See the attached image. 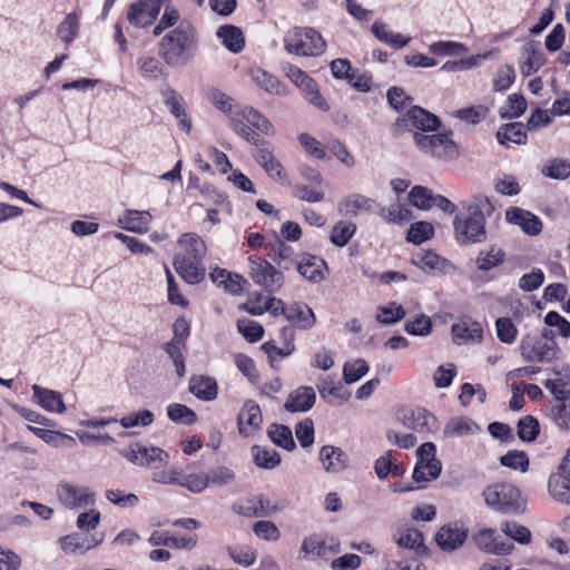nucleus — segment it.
Here are the masks:
<instances>
[{"mask_svg": "<svg viewBox=\"0 0 570 570\" xmlns=\"http://www.w3.org/2000/svg\"><path fill=\"white\" fill-rule=\"evenodd\" d=\"M439 118L430 111L414 106L410 108L395 125L406 131H413L416 147L425 155L449 161L459 156L455 142L450 134H430L440 127Z\"/></svg>", "mask_w": 570, "mask_h": 570, "instance_id": "obj_1", "label": "nucleus"}, {"mask_svg": "<svg viewBox=\"0 0 570 570\" xmlns=\"http://www.w3.org/2000/svg\"><path fill=\"white\" fill-rule=\"evenodd\" d=\"M494 207L485 196H478L468 207V215L454 218L455 237L461 244L482 243L487 239L485 217H490Z\"/></svg>", "mask_w": 570, "mask_h": 570, "instance_id": "obj_2", "label": "nucleus"}, {"mask_svg": "<svg viewBox=\"0 0 570 570\" xmlns=\"http://www.w3.org/2000/svg\"><path fill=\"white\" fill-rule=\"evenodd\" d=\"M197 39L191 27H177L159 42V56L170 67L187 65L194 58Z\"/></svg>", "mask_w": 570, "mask_h": 570, "instance_id": "obj_3", "label": "nucleus"}, {"mask_svg": "<svg viewBox=\"0 0 570 570\" xmlns=\"http://www.w3.org/2000/svg\"><path fill=\"white\" fill-rule=\"evenodd\" d=\"M284 47L292 55L316 57L325 51L326 43L315 29L294 27L286 32Z\"/></svg>", "mask_w": 570, "mask_h": 570, "instance_id": "obj_4", "label": "nucleus"}, {"mask_svg": "<svg viewBox=\"0 0 570 570\" xmlns=\"http://www.w3.org/2000/svg\"><path fill=\"white\" fill-rule=\"evenodd\" d=\"M558 352L554 334L543 328L540 335L527 334L520 342V353L525 362L546 363L556 358Z\"/></svg>", "mask_w": 570, "mask_h": 570, "instance_id": "obj_5", "label": "nucleus"}, {"mask_svg": "<svg viewBox=\"0 0 570 570\" xmlns=\"http://www.w3.org/2000/svg\"><path fill=\"white\" fill-rule=\"evenodd\" d=\"M485 503L501 513L518 514L523 511L524 503L518 488L511 483H497L483 491Z\"/></svg>", "mask_w": 570, "mask_h": 570, "instance_id": "obj_6", "label": "nucleus"}, {"mask_svg": "<svg viewBox=\"0 0 570 570\" xmlns=\"http://www.w3.org/2000/svg\"><path fill=\"white\" fill-rule=\"evenodd\" d=\"M249 275L256 285L269 294L277 293L284 283L283 273L261 257H249Z\"/></svg>", "mask_w": 570, "mask_h": 570, "instance_id": "obj_7", "label": "nucleus"}, {"mask_svg": "<svg viewBox=\"0 0 570 570\" xmlns=\"http://www.w3.org/2000/svg\"><path fill=\"white\" fill-rule=\"evenodd\" d=\"M436 448L432 442H425L416 450L417 462L413 470L415 482H429L439 478L442 463L435 458Z\"/></svg>", "mask_w": 570, "mask_h": 570, "instance_id": "obj_8", "label": "nucleus"}, {"mask_svg": "<svg viewBox=\"0 0 570 570\" xmlns=\"http://www.w3.org/2000/svg\"><path fill=\"white\" fill-rule=\"evenodd\" d=\"M120 454L132 464L146 466L151 470H159L169 463V454L160 448H147L141 444H135L129 449L122 450Z\"/></svg>", "mask_w": 570, "mask_h": 570, "instance_id": "obj_9", "label": "nucleus"}, {"mask_svg": "<svg viewBox=\"0 0 570 570\" xmlns=\"http://www.w3.org/2000/svg\"><path fill=\"white\" fill-rule=\"evenodd\" d=\"M397 417L405 428L424 435L439 429L436 417L424 407L402 409L399 411Z\"/></svg>", "mask_w": 570, "mask_h": 570, "instance_id": "obj_10", "label": "nucleus"}, {"mask_svg": "<svg viewBox=\"0 0 570 570\" xmlns=\"http://www.w3.org/2000/svg\"><path fill=\"white\" fill-rule=\"evenodd\" d=\"M166 2L167 0H137L129 6L127 20L136 28L148 27L156 20Z\"/></svg>", "mask_w": 570, "mask_h": 570, "instance_id": "obj_11", "label": "nucleus"}, {"mask_svg": "<svg viewBox=\"0 0 570 570\" xmlns=\"http://www.w3.org/2000/svg\"><path fill=\"white\" fill-rule=\"evenodd\" d=\"M94 495L87 487L61 482L57 485V497L62 505L68 509L88 507L94 504Z\"/></svg>", "mask_w": 570, "mask_h": 570, "instance_id": "obj_12", "label": "nucleus"}, {"mask_svg": "<svg viewBox=\"0 0 570 570\" xmlns=\"http://www.w3.org/2000/svg\"><path fill=\"white\" fill-rule=\"evenodd\" d=\"M546 62L539 42L530 40L521 49L519 68L524 77L535 73Z\"/></svg>", "mask_w": 570, "mask_h": 570, "instance_id": "obj_13", "label": "nucleus"}, {"mask_svg": "<svg viewBox=\"0 0 570 570\" xmlns=\"http://www.w3.org/2000/svg\"><path fill=\"white\" fill-rule=\"evenodd\" d=\"M237 423L239 433L245 436L257 431L263 423L259 405L252 400L247 401L238 414Z\"/></svg>", "mask_w": 570, "mask_h": 570, "instance_id": "obj_14", "label": "nucleus"}, {"mask_svg": "<svg viewBox=\"0 0 570 570\" xmlns=\"http://www.w3.org/2000/svg\"><path fill=\"white\" fill-rule=\"evenodd\" d=\"M203 261H196L186 255H176L174 267L177 274L189 284H198L205 277V269L202 267Z\"/></svg>", "mask_w": 570, "mask_h": 570, "instance_id": "obj_15", "label": "nucleus"}, {"mask_svg": "<svg viewBox=\"0 0 570 570\" xmlns=\"http://www.w3.org/2000/svg\"><path fill=\"white\" fill-rule=\"evenodd\" d=\"M466 531L458 524L442 527L435 535L438 546L446 552H452L460 548L466 540Z\"/></svg>", "mask_w": 570, "mask_h": 570, "instance_id": "obj_16", "label": "nucleus"}, {"mask_svg": "<svg viewBox=\"0 0 570 570\" xmlns=\"http://www.w3.org/2000/svg\"><path fill=\"white\" fill-rule=\"evenodd\" d=\"M509 223L518 225L529 235H538L542 229V223L538 216L518 207H511L505 212Z\"/></svg>", "mask_w": 570, "mask_h": 570, "instance_id": "obj_17", "label": "nucleus"}, {"mask_svg": "<svg viewBox=\"0 0 570 570\" xmlns=\"http://www.w3.org/2000/svg\"><path fill=\"white\" fill-rule=\"evenodd\" d=\"M380 205L372 198L363 195H352L342 200L338 205V212L345 216H356L361 212L379 215Z\"/></svg>", "mask_w": 570, "mask_h": 570, "instance_id": "obj_18", "label": "nucleus"}, {"mask_svg": "<svg viewBox=\"0 0 570 570\" xmlns=\"http://www.w3.org/2000/svg\"><path fill=\"white\" fill-rule=\"evenodd\" d=\"M320 461L328 473H340L348 465V456L341 449L333 445H324L320 450Z\"/></svg>", "mask_w": 570, "mask_h": 570, "instance_id": "obj_19", "label": "nucleus"}, {"mask_svg": "<svg viewBox=\"0 0 570 570\" xmlns=\"http://www.w3.org/2000/svg\"><path fill=\"white\" fill-rule=\"evenodd\" d=\"M316 401V394L311 386H299L289 393L284 409L287 412H306L313 407Z\"/></svg>", "mask_w": 570, "mask_h": 570, "instance_id": "obj_20", "label": "nucleus"}, {"mask_svg": "<svg viewBox=\"0 0 570 570\" xmlns=\"http://www.w3.org/2000/svg\"><path fill=\"white\" fill-rule=\"evenodd\" d=\"M283 315L293 325L302 330H309L315 324V315L312 308L304 303H292L283 311Z\"/></svg>", "mask_w": 570, "mask_h": 570, "instance_id": "obj_21", "label": "nucleus"}, {"mask_svg": "<svg viewBox=\"0 0 570 570\" xmlns=\"http://www.w3.org/2000/svg\"><path fill=\"white\" fill-rule=\"evenodd\" d=\"M453 341L458 344L469 342H481L482 340V326L479 322H475L469 317L462 318L456 324L452 325Z\"/></svg>", "mask_w": 570, "mask_h": 570, "instance_id": "obj_22", "label": "nucleus"}, {"mask_svg": "<svg viewBox=\"0 0 570 570\" xmlns=\"http://www.w3.org/2000/svg\"><path fill=\"white\" fill-rule=\"evenodd\" d=\"M31 389L35 402H37L43 410L55 413L65 412L66 405L61 393L37 384H33Z\"/></svg>", "mask_w": 570, "mask_h": 570, "instance_id": "obj_23", "label": "nucleus"}, {"mask_svg": "<svg viewBox=\"0 0 570 570\" xmlns=\"http://www.w3.org/2000/svg\"><path fill=\"white\" fill-rule=\"evenodd\" d=\"M265 248L268 250L267 255L281 269L288 271L293 265L292 258L294 250L292 246L285 244L279 236L275 235L273 240L265 244Z\"/></svg>", "mask_w": 570, "mask_h": 570, "instance_id": "obj_24", "label": "nucleus"}, {"mask_svg": "<svg viewBox=\"0 0 570 570\" xmlns=\"http://www.w3.org/2000/svg\"><path fill=\"white\" fill-rule=\"evenodd\" d=\"M327 265L324 259L311 255L304 254L297 263V272L307 281L320 283L324 279L323 269Z\"/></svg>", "mask_w": 570, "mask_h": 570, "instance_id": "obj_25", "label": "nucleus"}, {"mask_svg": "<svg viewBox=\"0 0 570 570\" xmlns=\"http://www.w3.org/2000/svg\"><path fill=\"white\" fill-rule=\"evenodd\" d=\"M151 219L153 216L148 210L128 209L119 218V225L129 232L142 234L148 230Z\"/></svg>", "mask_w": 570, "mask_h": 570, "instance_id": "obj_26", "label": "nucleus"}, {"mask_svg": "<svg viewBox=\"0 0 570 570\" xmlns=\"http://www.w3.org/2000/svg\"><path fill=\"white\" fill-rule=\"evenodd\" d=\"M189 392L203 401H213L217 397V383L213 377L194 375L189 380Z\"/></svg>", "mask_w": 570, "mask_h": 570, "instance_id": "obj_27", "label": "nucleus"}, {"mask_svg": "<svg viewBox=\"0 0 570 570\" xmlns=\"http://www.w3.org/2000/svg\"><path fill=\"white\" fill-rule=\"evenodd\" d=\"M252 80L263 90L272 95L285 96L287 88L275 76L256 68L250 70Z\"/></svg>", "mask_w": 570, "mask_h": 570, "instance_id": "obj_28", "label": "nucleus"}, {"mask_svg": "<svg viewBox=\"0 0 570 570\" xmlns=\"http://www.w3.org/2000/svg\"><path fill=\"white\" fill-rule=\"evenodd\" d=\"M178 245L184 249L180 255H186L196 261H203L206 255V244L196 233H186L181 235Z\"/></svg>", "mask_w": 570, "mask_h": 570, "instance_id": "obj_29", "label": "nucleus"}, {"mask_svg": "<svg viewBox=\"0 0 570 570\" xmlns=\"http://www.w3.org/2000/svg\"><path fill=\"white\" fill-rule=\"evenodd\" d=\"M480 432L479 425L469 417L460 416L451 419L444 426L445 438L465 436Z\"/></svg>", "mask_w": 570, "mask_h": 570, "instance_id": "obj_30", "label": "nucleus"}, {"mask_svg": "<svg viewBox=\"0 0 570 570\" xmlns=\"http://www.w3.org/2000/svg\"><path fill=\"white\" fill-rule=\"evenodd\" d=\"M207 99L212 105L224 112L230 119V121H233L237 116L236 112L239 108V105L236 104L235 100L225 92L216 88L209 89L207 91Z\"/></svg>", "mask_w": 570, "mask_h": 570, "instance_id": "obj_31", "label": "nucleus"}, {"mask_svg": "<svg viewBox=\"0 0 570 570\" xmlns=\"http://www.w3.org/2000/svg\"><path fill=\"white\" fill-rule=\"evenodd\" d=\"M235 118H240L242 122L248 124L266 135L272 132L273 126L269 120L253 107L239 106Z\"/></svg>", "mask_w": 570, "mask_h": 570, "instance_id": "obj_32", "label": "nucleus"}, {"mask_svg": "<svg viewBox=\"0 0 570 570\" xmlns=\"http://www.w3.org/2000/svg\"><path fill=\"white\" fill-rule=\"evenodd\" d=\"M217 37L223 45L232 52H239L245 46L243 32L235 26H223L217 30Z\"/></svg>", "mask_w": 570, "mask_h": 570, "instance_id": "obj_33", "label": "nucleus"}, {"mask_svg": "<svg viewBox=\"0 0 570 570\" xmlns=\"http://www.w3.org/2000/svg\"><path fill=\"white\" fill-rule=\"evenodd\" d=\"M497 138L502 145L508 141L519 145L524 144L527 139L525 126L522 122L505 124L499 128Z\"/></svg>", "mask_w": 570, "mask_h": 570, "instance_id": "obj_34", "label": "nucleus"}, {"mask_svg": "<svg viewBox=\"0 0 570 570\" xmlns=\"http://www.w3.org/2000/svg\"><path fill=\"white\" fill-rule=\"evenodd\" d=\"M549 416L559 429L570 430V396L563 399V401H553Z\"/></svg>", "mask_w": 570, "mask_h": 570, "instance_id": "obj_35", "label": "nucleus"}, {"mask_svg": "<svg viewBox=\"0 0 570 570\" xmlns=\"http://www.w3.org/2000/svg\"><path fill=\"white\" fill-rule=\"evenodd\" d=\"M148 541L151 546H168L179 549H191L196 546L194 538H175L160 531L153 532Z\"/></svg>", "mask_w": 570, "mask_h": 570, "instance_id": "obj_36", "label": "nucleus"}, {"mask_svg": "<svg viewBox=\"0 0 570 570\" xmlns=\"http://www.w3.org/2000/svg\"><path fill=\"white\" fill-rule=\"evenodd\" d=\"M267 435L277 446H281L287 451L295 449V441L293 439L292 431L286 425L272 424L267 430Z\"/></svg>", "mask_w": 570, "mask_h": 570, "instance_id": "obj_37", "label": "nucleus"}, {"mask_svg": "<svg viewBox=\"0 0 570 570\" xmlns=\"http://www.w3.org/2000/svg\"><path fill=\"white\" fill-rule=\"evenodd\" d=\"M548 488L556 500L570 504V478H564L562 474L552 475L549 479Z\"/></svg>", "mask_w": 570, "mask_h": 570, "instance_id": "obj_38", "label": "nucleus"}, {"mask_svg": "<svg viewBox=\"0 0 570 570\" xmlns=\"http://www.w3.org/2000/svg\"><path fill=\"white\" fill-rule=\"evenodd\" d=\"M79 17L75 12L68 13L57 27L58 37L67 45L71 43L78 36Z\"/></svg>", "mask_w": 570, "mask_h": 570, "instance_id": "obj_39", "label": "nucleus"}, {"mask_svg": "<svg viewBox=\"0 0 570 570\" xmlns=\"http://www.w3.org/2000/svg\"><path fill=\"white\" fill-rule=\"evenodd\" d=\"M283 70L289 80L297 86L304 95L316 86V82L305 71L294 65H284Z\"/></svg>", "mask_w": 570, "mask_h": 570, "instance_id": "obj_40", "label": "nucleus"}, {"mask_svg": "<svg viewBox=\"0 0 570 570\" xmlns=\"http://www.w3.org/2000/svg\"><path fill=\"white\" fill-rule=\"evenodd\" d=\"M252 453L256 465L259 468L274 469L281 463V456L274 449L254 445Z\"/></svg>", "mask_w": 570, "mask_h": 570, "instance_id": "obj_41", "label": "nucleus"}, {"mask_svg": "<svg viewBox=\"0 0 570 570\" xmlns=\"http://www.w3.org/2000/svg\"><path fill=\"white\" fill-rule=\"evenodd\" d=\"M168 417L179 424L191 425L197 421V414L188 406L173 403L167 406Z\"/></svg>", "mask_w": 570, "mask_h": 570, "instance_id": "obj_42", "label": "nucleus"}, {"mask_svg": "<svg viewBox=\"0 0 570 570\" xmlns=\"http://www.w3.org/2000/svg\"><path fill=\"white\" fill-rule=\"evenodd\" d=\"M28 429L37 435L39 439L45 441L48 444L55 445V446H62L66 445V443H75V439L51 430L42 429V428H35L29 425Z\"/></svg>", "mask_w": 570, "mask_h": 570, "instance_id": "obj_43", "label": "nucleus"}, {"mask_svg": "<svg viewBox=\"0 0 570 570\" xmlns=\"http://www.w3.org/2000/svg\"><path fill=\"white\" fill-rule=\"evenodd\" d=\"M325 554V543L317 535H311L303 540L299 550V558L305 560L315 559Z\"/></svg>", "mask_w": 570, "mask_h": 570, "instance_id": "obj_44", "label": "nucleus"}, {"mask_svg": "<svg viewBox=\"0 0 570 570\" xmlns=\"http://www.w3.org/2000/svg\"><path fill=\"white\" fill-rule=\"evenodd\" d=\"M527 109V101L521 95H510L507 105L501 107L500 116L504 119H512L520 117Z\"/></svg>", "mask_w": 570, "mask_h": 570, "instance_id": "obj_45", "label": "nucleus"}, {"mask_svg": "<svg viewBox=\"0 0 570 570\" xmlns=\"http://www.w3.org/2000/svg\"><path fill=\"white\" fill-rule=\"evenodd\" d=\"M316 387L321 396L325 400H327L328 396L347 400L350 396L344 387L341 384L336 385L330 376L318 379Z\"/></svg>", "mask_w": 570, "mask_h": 570, "instance_id": "obj_46", "label": "nucleus"}, {"mask_svg": "<svg viewBox=\"0 0 570 570\" xmlns=\"http://www.w3.org/2000/svg\"><path fill=\"white\" fill-rule=\"evenodd\" d=\"M397 544L403 548L414 550L417 554H423L426 551L423 544V535L419 530L407 529L397 539Z\"/></svg>", "mask_w": 570, "mask_h": 570, "instance_id": "obj_47", "label": "nucleus"}, {"mask_svg": "<svg viewBox=\"0 0 570 570\" xmlns=\"http://www.w3.org/2000/svg\"><path fill=\"white\" fill-rule=\"evenodd\" d=\"M155 420L154 413L149 410H142L138 412H131L126 416L121 417L119 423L125 429L136 426H149Z\"/></svg>", "mask_w": 570, "mask_h": 570, "instance_id": "obj_48", "label": "nucleus"}, {"mask_svg": "<svg viewBox=\"0 0 570 570\" xmlns=\"http://www.w3.org/2000/svg\"><path fill=\"white\" fill-rule=\"evenodd\" d=\"M356 232L353 223L338 222L332 229L331 242L338 246H345Z\"/></svg>", "mask_w": 570, "mask_h": 570, "instance_id": "obj_49", "label": "nucleus"}, {"mask_svg": "<svg viewBox=\"0 0 570 570\" xmlns=\"http://www.w3.org/2000/svg\"><path fill=\"white\" fill-rule=\"evenodd\" d=\"M540 432V425L535 417L527 415L518 422V436L524 442H532Z\"/></svg>", "mask_w": 570, "mask_h": 570, "instance_id": "obj_50", "label": "nucleus"}, {"mask_svg": "<svg viewBox=\"0 0 570 570\" xmlns=\"http://www.w3.org/2000/svg\"><path fill=\"white\" fill-rule=\"evenodd\" d=\"M434 235L433 226L428 222H416L410 226L407 240L413 244H422Z\"/></svg>", "mask_w": 570, "mask_h": 570, "instance_id": "obj_51", "label": "nucleus"}, {"mask_svg": "<svg viewBox=\"0 0 570 570\" xmlns=\"http://www.w3.org/2000/svg\"><path fill=\"white\" fill-rule=\"evenodd\" d=\"M379 215L382 216L386 222L401 224L411 219L412 212L402 205H392L387 209L380 206Z\"/></svg>", "mask_w": 570, "mask_h": 570, "instance_id": "obj_52", "label": "nucleus"}, {"mask_svg": "<svg viewBox=\"0 0 570 570\" xmlns=\"http://www.w3.org/2000/svg\"><path fill=\"white\" fill-rule=\"evenodd\" d=\"M405 316V311L396 303L377 308L376 321L382 324H394Z\"/></svg>", "mask_w": 570, "mask_h": 570, "instance_id": "obj_53", "label": "nucleus"}, {"mask_svg": "<svg viewBox=\"0 0 570 570\" xmlns=\"http://www.w3.org/2000/svg\"><path fill=\"white\" fill-rule=\"evenodd\" d=\"M368 371L366 362L357 358L353 362H347L343 368V377L346 384H352L364 376Z\"/></svg>", "mask_w": 570, "mask_h": 570, "instance_id": "obj_54", "label": "nucleus"}, {"mask_svg": "<svg viewBox=\"0 0 570 570\" xmlns=\"http://www.w3.org/2000/svg\"><path fill=\"white\" fill-rule=\"evenodd\" d=\"M257 501H259V495H253L245 498L243 500H238L235 503H233L232 510L236 514L246 518L259 517Z\"/></svg>", "mask_w": 570, "mask_h": 570, "instance_id": "obj_55", "label": "nucleus"}, {"mask_svg": "<svg viewBox=\"0 0 570 570\" xmlns=\"http://www.w3.org/2000/svg\"><path fill=\"white\" fill-rule=\"evenodd\" d=\"M237 328L239 333H242L244 337L250 343L258 342L264 335L263 326L257 322L248 318L239 320L237 322Z\"/></svg>", "mask_w": 570, "mask_h": 570, "instance_id": "obj_56", "label": "nucleus"}, {"mask_svg": "<svg viewBox=\"0 0 570 570\" xmlns=\"http://www.w3.org/2000/svg\"><path fill=\"white\" fill-rule=\"evenodd\" d=\"M432 191L423 186H414L409 195L410 203L419 209H429L432 207Z\"/></svg>", "mask_w": 570, "mask_h": 570, "instance_id": "obj_57", "label": "nucleus"}, {"mask_svg": "<svg viewBox=\"0 0 570 570\" xmlns=\"http://www.w3.org/2000/svg\"><path fill=\"white\" fill-rule=\"evenodd\" d=\"M501 531L521 544H527L531 541L530 530L527 527L520 525L515 522H503L501 524Z\"/></svg>", "mask_w": 570, "mask_h": 570, "instance_id": "obj_58", "label": "nucleus"}, {"mask_svg": "<svg viewBox=\"0 0 570 570\" xmlns=\"http://www.w3.org/2000/svg\"><path fill=\"white\" fill-rule=\"evenodd\" d=\"M429 50L436 56H455L468 51L463 43L455 41H436L430 45Z\"/></svg>", "mask_w": 570, "mask_h": 570, "instance_id": "obj_59", "label": "nucleus"}, {"mask_svg": "<svg viewBox=\"0 0 570 570\" xmlns=\"http://www.w3.org/2000/svg\"><path fill=\"white\" fill-rule=\"evenodd\" d=\"M569 381L570 376L563 375L553 380H547L544 386L554 396V401H563V399L570 396V390L568 389Z\"/></svg>", "mask_w": 570, "mask_h": 570, "instance_id": "obj_60", "label": "nucleus"}, {"mask_svg": "<svg viewBox=\"0 0 570 570\" xmlns=\"http://www.w3.org/2000/svg\"><path fill=\"white\" fill-rule=\"evenodd\" d=\"M542 174L552 179H566L570 176V160L553 159L542 169Z\"/></svg>", "mask_w": 570, "mask_h": 570, "instance_id": "obj_61", "label": "nucleus"}, {"mask_svg": "<svg viewBox=\"0 0 570 570\" xmlns=\"http://www.w3.org/2000/svg\"><path fill=\"white\" fill-rule=\"evenodd\" d=\"M106 499L120 508H134L138 504L139 499L135 493H125L121 490H107Z\"/></svg>", "mask_w": 570, "mask_h": 570, "instance_id": "obj_62", "label": "nucleus"}, {"mask_svg": "<svg viewBox=\"0 0 570 570\" xmlns=\"http://www.w3.org/2000/svg\"><path fill=\"white\" fill-rule=\"evenodd\" d=\"M497 335L505 344H512L515 341L518 330L509 317H500L495 322Z\"/></svg>", "mask_w": 570, "mask_h": 570, "instance_id": "obj_63", "label": "nucleus"}, {"mask_svg": "<svg viewBox=\"0 0 570 570\" xmlns=\"http://www.w3.org/2000/svg\"><path fill=\"white\" fill-rule=\"evenodd\" d=\"M500 462L503 466L520 469L522 472H525L529 466V459L523 451H510L500 458Z\"/></svg>", "mask_w": 570, "mask_h": 570, "instance_id": "obj_64", "label": "nucleus"}]
</instances>
